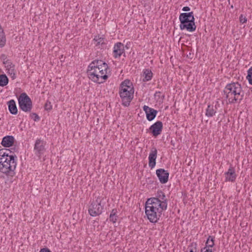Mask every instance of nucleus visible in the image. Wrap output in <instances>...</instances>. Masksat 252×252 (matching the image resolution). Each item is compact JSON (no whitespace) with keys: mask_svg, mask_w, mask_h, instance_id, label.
Returning a JSON list of instances; mask_svg holds the SVG:
<instances>
[{"mask_svg":"<svg viewBox=\"0 0 252 252\" xmlns=\"http://www.w3.org/2000/svg\"><path fill=\"white\" fill-rule=\"evenodd\" d=\"M223 93L230 104L240 103L243 99L244 96V92L241 85L238 82L227 84L224 88Z\"/></svg>","mask_w":252,"mask_h":252,"instance_id":"1","label":"nucleus"},{"mask_svg":"<svg viewBox=\"0 0 252 252\" xmlns=\"http://www.w3.org/2000/svg\"><path fill=\"white\" fill-rule=\"evenodd\" d=\"M159 204L157 199H148L146 202L145 214L148 219L152 223L157 222L163 211L167 209Z\"/></svg>","mask_w":252,"mask_h":252,"instance_id":"2","label":"nucleus"},{"mask_svg":"<svg viewBox=\"0 0 252 252\" xmlns=\"http://www.w3.org/2000/svg\"><path fill=\"white\" fill-rule=\"evenodd\" d=\"M134 88L129 80L126 79L122 82L119 88V94L121 98L122 105L127 107L133 98Z\"/></svg>","mask_w":252,"mask_h":252,"instance_id":"3","label":"nucleus"},{"mask_svg":"<svg viewBox=\"0 0 252 252\" xmlns=\"http://www.w3.org/2000/svg\"><path fill=\"white\" fill-rule=\"evenodd\" d=\"M105 66L103 65L101 68L88 66L87 74L89 79L98 84L103 83L108 78L107 74L109 68L105 67Z\"/></svg>","mask_w":252,"mask_h":252,"instance_id":"4","label":"nucleus"},{"mask_svg":"<svg viewBox=\"0 0 252 252\" xmlns=\"http://www.w3.org/2000/svg\"><path fill=\"white\" fill-rule=\"evenodd\" d=\"M10 152H7L8 159L5 161L6 166V176L7 177H13L15 174V170L17 166V157L15 155H9Z\"/></svg>","mask_w":252,"mask_h":252,"instance_id":"5","label":"nucleus"},{"mask_svg":"<svg viewBox=\"0 0 252 252\" xmlns=\"http://www.w3.org/2000/svg\"><path fill=\"white\" fill-rule=\"evenodd\" d=\"M179 20L181 30H186L189 32L195 31L196 26L194 22V17H179Z\"/></svg>","mask_w":252,"mask_h":252,"instance_id":"6","label":"nucleus"},{"mask_svg":"<svg viewBox=\"0 0 252 252\" xmlns=\"http://www.w3.org/2000/svg\"><path fill=\"white\" fill-rule=\"evenodd\" d=\"M19 108L25 112H30L32 108L31 99L25 93H22L18 98Z\"/></svg>","mask_w":252,"mask_h":252,"instance_id":"7","label":"nucleus"},{"mask_svg":"<svg viewBox=\"0 0 252 252\" xmlns=\"http://www.w3.org/2000/svg\"><path fill=\"white\" fill-rule=\"evenodd\" d=\"M102 198L98 196L95 201H93L89 208V213L92 217L99 215L102 212L103 207L101 205Z\"/></svg>","mask_w":252,"mask_h":252,"instance_id":"8","label":"nucleus"},{"mask_svg":"<svg viewBox=\"0 0 252 252\" xmlns=\"http://www.w3.org/2000/svg\"><path fill=\"white\" fill-rule=\"evenodd\" d=\"M7 152H10L9 149H0V172L6 175V166L5 161L8 159Z\"/></svg>","mask_w":252,"mask_h":252,"instance_id":"9","label":"nucleus"},{"mask_svg":"<svg viewBox=\"0 0 252 252\" xmlns=\"http://www.w3.org/2000/svg\"><path fill=\"white\" fill-rule=\"evenodd\" d=\"M163 128V124L161 121H157L149 127V130L153 136L156 137L161 134Z\"/></svg>","mask_w":252,"mask_h":252,"instance_id":"10","label":"nucleus"},{"mask_svg":"<svg viewBox=\"0 0 252 252\" xmlns=\"http://www.w3.org/2000/svg\"><path fill=\"white\" fill-rule=\"evenodd\" d=\"M46 143L43 140L37 139L36 140L34 144V151L35 154L40 157L41 155L43 154L45 151Z\"/></svg>","mask_w":252,"mask_h":252,"instance_id":"11","label":"nucleus"},{"mask_svg":"<svg viewBox=\"0 0 252 252\" xmlns=\"http://www.w3.org/2000/svg\"><path fill=\"white\" fill-rule=\"evenodd\" d=\"M156 175L161 184H165L168 181L169 173L167 170L159 168L156 170Z\"/></svg>","mask_w":252,"mask_h":252,"instance_id":"12","label":"nucleus"},{"mask_svg":"<svg viewBox=\"0 0 252 252\" xmlns=\"http://www.w3.org/2000/svg\"><path fill=\"white\" fill-rule=\"evenodd\" d=\"M149 199H157L158 201V204H160L159 205H162V207H165V208H167V199L166 198L165 193L162 190H160L157 191L156 197H151Z\"/></svg>","mask_w":252,"mask_h":252,"instance_id":"13","label":"nucleus"},{"mask_svg":"<svg viewBox=\"0 0 252 252\" xmlns=\"http://www.w3.org/2000/svg\"><path fill=\"white\" fill-rule=\"evenodd\" d=\"M143 108L146 113L147 119L149 121H152L156 118L158 113L157 110L146 105H144Z\"/></svg>","mask_w":252,"mask_h":252,"instance_id":"14","label":"nucleus"},{"mask_svg":"<svg viewBox=\"0 0 252 252\" xmlns=\"http://www.w3.org/2000/svg\"><path fill=\"white\" fill-rule=\"evenodd\" d=\"M157 150L156 148L153 147L151 150L149 156V166L153 169L156 165V158L157 157Z\"/></svg>","mask_w":252,"mask_h":252,"instance_id":"15","label":"nucleus"},{"mask_svg":"<svg viewBox=\"0 0 252 252\" xmlns=\"http://www.w3.org/2000/svg\"><path fill=\"white\" fill-rule=\"evenodd\" d=\"M225 181L234 182L235 181L237 175L235 168L230 165L228 171L224 173Z\"/></svg>","mask_w":252,"mask_h":252,"instance_id":"16","label":"nucleus"},{"mask_svg":"<svg viewBox=\"0 0 252 252\" xmlns=\"http://www.w3.org/2000/svg\"><path fill=\"white\" fill-rule=\"evenodd\" d=\"M123 53H125L124 45L121 43H116L113 48V56L115 58L120 57Z\"/></svg>","mask_w":252,"mask_h":252,"instance_id":"17","label":"nucleus"},{"mask_svg":"<svg viewBox=\"0 0 252 252\" xmlns=\"http://www.w3.org/2000/svg\"><path fill=\"white\" fill-rule=\"evenodd\" d=\"M14 141V138L13 136H4L1 142V145L4 147H10L11 146Z\"/></svg>","mask_w":252,"mask_h":252,"instance_id":"18","label":"nucleus"},{"mask_svg":"<svg viewBox=\"0 0 252 252\" xmlns=\"http://www.w3.org/2000/svg\"><path fill=\"white\" fill-rule=\"evenodd\" d=\"M217 110V105H213L209 104L208 105L206 110L205 115L208 117H212L216 115Z\"/></svg>","mask_w":252,"mask_h":252,"instance_id":"19","label":"nucleus"},{"mask_svg":"<svg viewBox=\"0 0 252 252\" xmlns=\"http://www.w3.org/2000/svg\"><path fill=\"white\" fill-rule=\"evenodd\" d=\"M8 108L10 113L13 115L17 114L18 109L15 101L14 99H11L7 102Z\"/></svg>","mask_w":252,"mask_h":252,"instance_id":"20","label":"nucleus"},{"mask_svg":"<svg viewBox=\"0 0 252 252\" xmlns=\"http://www.w3.org/2000/svg\"><path fill=\"white\" fill-rule=\"evenodd\" d=\"M153 72L149 69H144L143 70V82H147L151 80L153 78Z\"/></svg>","mask_w":252,"mask_h":252,"instance_id":"21","label":"nucleus"},{"mask_svg":"<svg viewBox=\"0 0 252 252\" xmlns=\"http://www.w3.org/2000/svg\"><path fill=\"white\" fill-rule=\"evenodd\" d=\"M106 65L105 67L109 68L108 64L102 60H95L93 61L89 66H95L96 67H102V66Z\"/></svg>","mask_w":252,"mask_h":252,"instance_id":"22","label":"nucleus"},{"mask_svg":"<svg viewBox=\"0 0 252 252\" xmlns=\"http://www.w3.org/2000/svg\"><path fill=\"white\" fill-rule=\"evenodd\" d=\"M214 239L215 238L213 236H209L206 242V246L201 249V252H203V250H205L207 248H212L214 246Z\"/></svg>","mask_w":252,"mask_h":252,"instance_id":"23","label":"nucleus"},{"mask_svg":"<svg viewBox=\"0 0 252 252\" xmlns=\"http://www.w3.org/2000/svg\"><path fill=\"white\" fill-rule=\"evenodd\" d=\"M8 78L5 74L0 75V86L4 87L7 85Z\"/></svg>","mask_w":252,"mask_h":252,"instance_id":"24","label":"nucleus"},{"mask_svg":"<svg viewBox=\"0 0 252 252\" xmlns=\"http://www.w3.org/2000/svg\"><path fill=\"white\" fill-rule=\"evenodd\" d=\"M117 211L116 209H113L109 216L110 221L113 223H115L117 220V216L116 215Z\"/></svg>","mask_w":252,"mask_h":252,"instance_id":"25","label":"nucleus"},{"mask_svg":"<svg viewBox=\"0 0 252 252\" xmlns=\"http://www.w3.org/2000/svg\"><path fill=\"white\" fill-rule=\"evenodd\" d=\"M7 73L10 76L12 80H14L16 78L15 66L7 70Z\"/></svg>","mask_w":252,"mask_h":252,"instance_id":"26","label":"nucleus"},{"mask_svg":"<svg viewBox=\"0 0 252 252\" xmlns=\"http://www.w3.org/2000/svg\"><path fill=\"white\" fill-rule=\"evenodd\" d=\"M94 40L96 42V45L105 44L104 38L102 37H100L99 35L95 36Z\"/></svg>","mask_w":252,"mask_h":252,"instance_id":"27","label":"nucleus"},{"mask_svg":"<svg viewBox=\"0 0 252 252\" xmlns=\"http://www.w3.org/2000/svg\"><path fill=\"white\" fill-rule=\"evenodd\" d=\"M3 64L5 65L6 70L15 66V65L9 60H6Z\"/></svg>","mask_w":252,"mask_h":252,"instance_id":"28","label":"nucleus"},{"mask_svg":"<svg viewBox=\"0 0 252 252\" xmlns=\"http://www.w3.org/2000/svg\"><path fill=\"white\" fill-rule=\"evenodd\" d=\"M247 79H248L249 84L252 85V67L250 68L248 71Z\"/></svg>","mask_w":252,"mask_h":252,"instance_id":"29","label":"nucleus"},{"mask_svg":"<svg viewBox=\"0 0 252 252\" xmlns=\"http://www.w3.org/2000/svg\"><path fill=\"white\" fill-rule=\"evenodd\" d=\"M197 246L196 243H191L189 246V247L191 248L189 250V252H196Z\"/></svg>","mask_w":252,"mask_h":252,"instance_id":"30","label":"nucleus"},{"mask_svg":"<svg viewBox=\"0 0 252 252\" xmlns=\"http://www.w3.org/2000/svg\"><path fill=\"white\" fill-rule=\"evenodd\" d=\"M45 109L47 111H50L52 109V106L50 101H47L44 105Z\"/></svg>","mask_w":252,"mask_h":252,"instance_id":"31","label":"nucleus"},{"mask_svg":"<svg viewBox=\"0 0 252 252\" xmlns=\"http://www.w3.org/2000/svg\"><path fill=\"white\" fill-rule=\"evenodd\" d=\"M30 116L32 119H33L34 121H38L40 119L38 115L35 113H32Z\"/></svg>","mask_w":252,"mask_h":252,"instance_id":"32","label":"nucleus"},{"mask_svg":"<svg viewBox=\"0 0 252 252\" xmlns=\"http://www.w3.org/2000/svg\"><path fill=\"white\" fill-rule=\"evenodd\" d=\"M240 22L243 24L246 23L247 21V19L246 18V17H240Z\"/></svg>","mask_w":252,"mask_h":252,"instance_id":"33","label":"nucleus"},{"mask_svg":"<svg viewBox=\"0 0 252 252\" xmlns=\"http://www.w3.org/2000/svg\"><path fill=\"white\" fill-rule=\"evenodd\" d=\"M0 59L1 60H2L3 61V63H4V62H5L6 61V60H7L6 59H7V57H6V56L5 54H2L0 56Z\"/></svg>","mask_w":252,"mask_h":252,"instance_id":"34","label":"nucleus"},{"mask_svg":"<svg viewBox=\"0 0 252 252\" xmlns=\"http://www.w3.org/2000/svg\"><path fill=\"white\" fill-rule=\"evenodd\" d=\"M39 252H51V251L47 248L41 249Z\"/></svg>","mask_w":252,"mask_h":252,"instance_id":"35","label":"nucleus"},{"mask_svg":"<svg viewBox=\"0 0 252 252\" xmlns=\"http://www.w3.org/2000/svg\"><path fill=\"white\" fill-rule=\"evenodd\" d=\"M182 10L184 11H189L190 10V8L188 6H185L183 8Z\"/></svg>","mask_w":252,"mask_h":252,"instance_id":"36","label":"nucleus"},{"mask_svg":"<svg viewBox=\"0 0 252 252\" xmlns=\"http://www.w3.org/2000/svg\"><path fill=\"white\" fill-rule=\"evenodd\" d=\"M205 250V251L204 252H213L212 250L210 249V248H207Z\"/></svg>","mask_w":252,"mask_h":252,"instance_id":"37","label":"nucleus"},{"mask_svg":"<svg viewBox=\"0 0 252 252\" xmlns=\"http://www.w3.org/2000/svg\"><path fill=\"white\" fill-rule=\"evenodd\" d=\"M187 14H188V16H193V13L192 11L187 13Z\"/></svg>","mask_w":252,"mask_h":252,"instance_id":"38","label":"nucleus"},{"mask_svg":"<svg viewBox=\"0 0 252 252\" xmlns=\"http://www.w3.org/2000/svg\"><path fill=\"white\" fill-rule=\"evenodd\" d=\"M179 16H188L187 13H182L180 14Z\"/></svg>","mask_w":252,"mask_h":252,"instance_id":"39","label":"nucleus"},{"mask_svg":"<svg viewBox=\"0 0 252 252\" xmlns=\"http://www.w3.org/2000/svg\"><path fill=\"white\" fill-rule=\"evenodd\" d=\"M158 93L159 94V93H160V92H156V94H158Z\"/></svg>","mask_w":252,"mask_h":252,"instance_id":"40","label":"nucleus"}]
</instances>
